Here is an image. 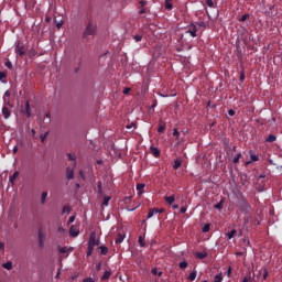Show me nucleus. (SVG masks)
<instances>
[{
    "mask_svg": "<svg viewBox=\"0 0 282 282\" xmlns=\"http://www.w3.org/2000/svg\"><path fill=\"white\" fill-rule=\"evenodd\" d=\"M228 113H229V116H235V110L234 109H229Z\"/></svg>",
    "mask_w": 282,
    "mask_h": 282,
    "instance_id": "e2e57ef3",
    "label": "nucleus"
},
{
    "mask_svg": "<svg viewBox=\"0 0 282 282\" xmlns=\"http://www.w3.org/2000/svg\"><path fill=\"white\" fill-rule=\"evenodd\" d=\"M242 282H250V278L248 276L243 278Z\"/></svg>",
    "mask_w": 282,
    "mask_h": 282,
    "instance_id": "338daca9",
    "label": "nucleus"
},
{
    "mask_svg": "<svg viewBox=\"0 0 282 282\" xmlns=\"http://www.w3.org/2000/svg\"><path fill=\"white\" fill-rule=\"evenodd\" d=\"M139 207H140V205H137V206H134V207H132V208L127 207V209L130 210V212H133V210H135V209L139 208Z\"/></svg>",
    "mask_w": 282,
    "mask_h": 282,
    "instance_id": "6e6d98bb",
    "label": "nucleus"
},
{
    "mask_svg": "<svg viewBox=\"0 0 282 282\" xmlns=\"http://www.w3.org/2000/svg\"><path fill=\"white\" fill-rule=\"evenodd\" d=\"M66 177L67 180H74V167L66 169Z\"/></svg>",
    "mask_w": 282,
    "mask_h": 282,
    "instance_id": "9d476101",
    "label": "nucleus"
},
{
    "mask_svg": "<svg viewBox=\"0 0 282 282\" xmlns=\"http://www.w3.org/2000/svg\"><path fill=\"white\" fill-rule=\"evenodd\" d=\"M4 96L7 97V98H10V90H7L6 93H4Z\"/></svg>",
    "mask_w": 282,
    "mask_h": 282,
    "instance_id": "0e129e2a",
    "label": "nucleus"
},
{
    "mask_svg": "<svg viewBox=\"0 0 282 282\" xmlns=\"http://www.w3.org/2000/svg\"><path fill=\"white\" fill-rule=\"evenodd\" d=\"M265 142H276V135L270 134L267 139Z\"/></svg>",
    "mask_w": 282,
    "mask_h": 282,
    "instance_id": "393cba45",
    "label": "nucleus"
},
{
    "mask_svg": "<svg viewBox=\"0 0 282 282\" xmlns=\"http://www.w3.org/2000/svg\"><path fill=\"white\" fill-rule=\"evenodd\" d=\"M251 162H259V155L250 154Z\"/></svg>",
    "mask_w": 282,
    "mask_h": 282,
    "instance_id": "c9c22d12",
    "label": "nucleus"
},
{
    "mask_svg": "<svg viewBox=\"0 0 282 282\" xmlns=\"http://www.w3.org/2000/svg\"><path fill=\"white\" fill-rule=\"evenodd\" d=\"M239 206L242 210H248V208H250V204L248 203V199H246V198H241L239 200Z\"/></svg>",
    "mask_w": 282,
    "mask_h": 282,
    "instance_id": "423d86ee",
    "label": "nucleus"
},
{
    "mask_svg": "<svg viewBox=\"0 0 282 282\" xmlns=\"http://www.w3.org/2000/svg\"><path fill=\"white\" fill-rule=\"evenodd\" d=\"M47 135H50V132H45L44 134L40 135L41 142H45L47 140Z\"/></svg>",
    "mask_w": 282,
    "mask_h": 282,
    "instance_id": "f704fd0d",
    "label": "nucleus"
},
{
    "mask_svg": "<svg viewBox=\"0 0 282 282\" xmlns=\"http://www.w3.org/2000/svg\"><path fill=\"white\" fill-rule=\"evenodd\" d=\"M59 252L66 254V252H69V249H67V247H59Z\"/></svg>",
    "mask_w": 282,
    "mask_h": 282,
    "instance_id": "a19ab883",
    "label": "nucleus"
},
{
    "mask_svg": "<svg viewBox=\"0 0 282 282\" xmlns=\"http://www.w3.org/2000/svg\"><path fill=\"white\" fill-rule=\"evenodd\" d=\"M139 245H140V247L141 248H144V237H142V236H139Z\"/></svg>",
    "mask_w": 282,
    "mask_h": 282,
    "instance_id": "4c0bfd02",
    "label": "nucleus"
},
{
    "mask_svg": "<svg viewBox=\"0 0 282 282\" xmlns=\"http://www.w3.org/2000/svg\"><path fill=\"white\" fill-rule=\"evenodd\" d=\"M134 41L135 43H140V41H142V35H134Z\"/></svg>",
    "mask_w": 282,
    "mask_h": 282,
    "instance_id": "a18cd8bd",
    "label": "nucleus"
},
{
    "mask_svg": "<svg viewBox=\"0 0 282 282\" xmlns=\"http://www.w3.org/2000/svg\"><path fill=\"white\" fill-rule=\"evenodd\" d=\"M110 278H111V271H105L101 276V281H107Z\"/></svg>",
    "mask_w": 282,
    "mask_h": 282,
    "instance_id": "a211bd4d",
    "label": "nucleus"
},
{
    "mask_svg": "<svg viewBox=\"0 0 282 282\" xmlns=\"http://www.w3.org/2000/svg\"><path fill=\"white\" fill-rule=\"evenodd\" d=\"M17 153H19V148L15 145V147L13 148V155H17Z\"/></svg>",
    "mask_w": 282,
    "mask_h": 282,
    "instance_id": "4d7b16f0",
    "label": "nucleus"
},
{
    "mask_svg": "<svg viewBox=\"0 0 282 282\" xmlns=\"http://www.w3.org/2000/svg\"><path fill=\"white\" fill-rule=\"evenodd\" d=\"M237 235V231L232 229L230 232L226 234L227 239H232Z\"/></svg>",
    "mask_w": 282,
    "mask_h": 282,
    "instance_id": "bb28decb",
    "label": "nucleus"
},
{
    "mask_svg": "<svg viewBox=\"0 0 282 282\" xmlns=\"http://www.w3.org/2000/svg\"><path fill=\"white\" fill-rule=\"evenodd\" d=\"M124 241V235L118 234V237L116 239V243H122Z\"/></svg>",
    "mask_w": 282,
    "mask_h": 282,
    "instance_id": "5701e85b",
    "label": "nucleus"
},
{
    "mask_svg": "<svg viewBox=\"0 0 282 282\" xmlns=\"http://www.w3.org/2000/svg\"><path fill=\"white\" fill-rule=\"evenodd\" d=\"M162 213H165V209L164 208H158V215H160Z\"/></svg>",
    "mask_w": 282,
    "mask_h": 282,
    "instance_id": "052dcab7",
    "label": "nucleus"
},
{
    "mask_svg": "<svg viewBox=\"0 0 282 282\" xmlns=\"http://www.w3.org/2000/svg\"><path fill=\"white\" fill-rule=\"evenodd\" d=\"M209 230H210V224L204 225L203 232H209Z\"/></svg>",
    "mask_w": 282,
    "mask_h": 282,
    "instance_id": "79ce46f5",
    "label": "nucleus"
},
{
    "mask_svg": "<svg viewBox=\"0 0 282 282\" xmlns=\"http://www.w3.org/2000/svg\"><path fill=\"white\" fill-rule=\"evenodd\" d=\"M154 215H158V208H151L149 210L147 219H151Z\"/></svg>",
    "mask_w": 282,
    "mask_h": 282,
    "instance_id": "dca6fc26",
    "label": "nucleus"
},
{
    "mask_svg": "<svg viewBox=\"0 0 282 282\" xmlns=\"http://www.w3.org/2000/svg\"><path fill=\"white\" fill-rule=\"evenodd\" d=\"M232 274V268L229 267L228 270H227V276H230Z\"/></svg>",
    "mask_w": 282,
    "mask_h": 282,
    "instance_id": "603ef678",
    "label": "nucleus"
},
{
    "mask_svg": "<svg viewBox=\"0 0 282 282\" xmlns=\"http://www.w3.org/2000/svg\"><path fill=\"white\" fill-rule=\"evenodd\" d=\"M173 135H174L175 138H180V131L177 130V128H174V130H173Z\"/></svg>",
    "mask_w": 282,
    "mask_h": 282,
    "instance_id": "49530a36",
    "label": "nucleus"
},
{
    "mask_svg": "<svg viewBox=\"0 0 282 282\" xmlns=\"http://www.w3.org/2000/svg\"><path fill=\"white\" fill-rule=\"evenodd\" d=\"M186 34H189L195 39L197 36V26L195 24H191L189 29L186 31Z\"/></svg>",
    "mask_w": 282,
    "mask_h": 282,
    "instance_id": "39448f33",
    "label": "nucleus"
},
{
    "mask_svg": "<svg viewBox=\"0 0 282 282\" xmlns=\"http://www.w3.org/2000/svg\"><path fill=\"white\" fill-rule=\"evenodd\" d=\"M99 250L101 254H107V252H109V249L105 246L99 247Z\"/></svg>",
    "mask_w": 282,
    "mask_h": 282,
    "instance_id": "c756f323",
    "label": "nucleus"
},
{
    "mask_svg": "<svg viewBox=\"0 0 282 282\" xmlns=\"http://www.w3.org/2000/svg\"><path fill=\"white\" fill-rule=\"evenodd\" d=\"M195 279H197V270L194 269L193 272L189 273L188 280L195 281Z\"/></svg>",
    "mask_w": 282,
    "mask_h": 282,
    "instance_id": "f3484780",
    "label": "nucleus"
},
{
    "mask_svg": "<svg viewBox=\"0 0 282 282\" xmlns=\"http://www.w3.org/2000/svg\"><path fill=\"white\" fill-rule=\"evenodd\" d=\"M181 213H182V215H184V213H186V207H182Z\"/></svg>",
    "mask_w": 282,
    "mask_h": 282,
    "instance_id": "774afa93",
    "label": "nucleus"
},
{
    "mask_svg": "<svg viewBox=\"0 0 282 282\" xmlns=\"http://www.w3.org/2000/svg\"><path fill=\"white\" fill-rule=\"evenodd\" d=\"M93 252H94V247L88 245L87 257H91Z\"/></svg>",
    "mask_w": 282,
    "mask_h": 282,
    "instance_id": "58836bf2",
    "label": "nucleus"
},
{
    "mask_svg": "<svg viewBox=\"0 0 282 282\" xmlns=\"http://www.w3.org/2000/svg\"><path fill=\"white\" fill-rule=\"evenodd\" d=\"M80 235V231L73 225L69 228V236L70 237H78Z\"/></svg>",
    "mask_w": 282,
    "mask_h": 282,
    "instance_id": "1a4fd4ad",
    "label": "nucleus"
},
{
    "mask_svg": "<svg viewBox=\"0 0 282 282\" xmlns=\"http://www.w3.org/2000/svg\"><path fill=\"white\" fill-rule=\"evenodd\" d=\"M152 274H154V276H162V271H158L156 268L152 269Z\"/></svg>",
    "mask_w": 282,
    "mask_h": 282,
    "instance_id": "473e14b6",
    "label": "nucleus"
},
{
    "mask_svg": "<svg viewBox=\"0 0 282 282\" xmlns=\"http://www.w3.org/2000/svg\"><path fill=\"white\" fill-rule=\"evenodd\" d=\"M150 151H151L152 155H154V158H160V149L152 145V147H150Z\"/></svg>",
    "mask_w": 282,
    "mask_h": 282,
    "instance_id": "ddd939ff",
    "label": "nucleus"
},
{
    "mask_svg": "<svg viewBox=\"0 0 282 282\" xmlns=\"http://www.w3.org/2000/svg\"><path fill=\"white\" fill-rule=\"evenodd\" d=\"M83 282H94V279H93V278H85V279L83 280Z\"/></svg>",
    "mask_w": 282,
    "mask_h": 282,
    "instance_id": "864d4df0",
    "label": "nucleus"
},
{
    "mask_svg": "<svg viewBox=\"0 0 282 282\" xmlns=\"http://www.w3.org/2000/svg\"><path fill=\"white\" fill-rule=\"evenodd\" d=\"M147 12V9H141L140 11H139V14H144Z\"/></svg>",
    "mask_w": 282,
    "mask_h": 282,
    "instance_id": "69168bd1",
    "label": "nucleus"
},
{
    "mask_svg": "<svg viewBox=\"0 0 282 282\" xmlns=\"http://www.w3.org/2000/svg\"><path fill=\"white\" fill-rule=\"evenodd\" d=\"M173 0H165V10H173Z\"/></svg>",
    "mask_w": 282,
    "mask_h": 282,
    "instance_id": "aec40b11",
    "label": "nucleus"
},
{
    "mask_svg": "<svg viewBox=\"0 0 282 282\" xmlns=\"http://www.w3.org/2000/svg\"><path fill=\"white\" fill-rule=\"evenodd\" d=\"M4 65H6V67H8V69H12V62L7 61V62L4 63Z\"/></svg>",
    "mask_w": 282,
    "mask_h": 282,
    "instance_id": "de8ad7c7",
    "label": "nucleus"
},
{
    "mask_svg": "<svg viewBox=\"0 0 282 282\" xmlns=\"http://www.w3.org/2000/svg\"><path fill=\"white\" fill-rule=\"evenodd\" d=\"M6 78H8V75H6L4 72H0V80H1V83H6Z\"/></svg>",
    "mask_w": 282,
    "mask_h": 282,
    "instance_id": "2f4dec72",
    "label": "nucleus"
},
{
    "mask_svg": "<svg viewBox=\"0 0 282 282\" xmlns=\"http://www.w3.org/2000/svg\"><path fill=\"white\" fill-rule=\"evenodd\" d=\"M74 221H76V216H70L68 218V224H74Z\"/></svg>",
    "mask_w": 282,
    "mask_h": 282,
    "instance_id": "8fccbe9b",
    "label": "nucleus"
},
{
    "mask_svg": "<svg viewBox=\"0 0 282 282\" xmlns=\"http://www.w3.org/2000/svg\"><path fill=\"white\" fill-rule=\"evenodd\" d=\"M37 239H39V248H45V234L43 232V229H39Z\"/></svg>",
    "mask_w": 282,
    "mask_h": 282,
    "instance_id": "f03ea898",
    "label": "nucleus"
},
{
    "mask_svg": "<svg viewBox=\"0 0 282 282\" xmlns=\"http://www.w3.org/2000/svg\"><path fill=\"white\" fill-rule=\"evenodd\" d=\"M79 175H80L82 180H86L85 173L83 171H79Z\"/></svg>",
    "mask_w": 282,
    "mask_h": 282,
    "instance_id": "bf43d9fd",
    "label": "nucleus"
},
{
    "mask_svg": "<svg viewBox=\"0 0 282 282\" xmlns=\"http://www.w3.org/2000/svg\"><path fill=\"white\" fill-rule=\"evenodd\" d=\"M145 186H147V185H145L144 183H139V184H137L138 195H142V193H144Z\"/></svg>",
    "mask_w": 282,
    "mask_h": 282,
    "instance_id": "f8f14e48",
    "label": "nucleus"
},
{
    "mask_svg": "<svg viewBox=\"0 0 282 282\" xmlns=\"http://www.w3.org/2000/svg\"><path fill=\"white\" fill-rule=\"evenodd\" d=\"M2 268H4V270H12V262L8 261L7 263H3Z\"/></svg>",
    "mask_w": 282,
    "mask_h": 282,
    "instance_id": "c85d7f7f",
    "label": "nucleus"
},
{
    "mask_svg": "<svg viewBox=\"0 0 282 282\" xmlns=\"http://www.w3.org/2000/svg\"><path fill=\"white\" fill-rule=\"evenodd\" d=\"M62 213L63 215H65V213H72V208L69 206H64Z\"/></svg>",
    "mask_w": 282,
    "mask_h": 282,
    "instance_id": "ea45409f",
    "label": "nucleus"
},
{
    "mask_svg": "<svg viewBox=\"0 0 282 282\" xmlns=\"http://www.w3.org/2000/svg\"><path fill=\"white\" fill-rule=\"evenodd\" d=\"M109 202H111V196H105L102 200V206H109Z\"/></svg>",
    "mask_w": 282,
    "mask_h": 282,
    "instance_id": "b1692460",
    "label": "nucleus"
},
{
    "mask_svg": "<svg viewBox=\"0 0 282 282\" xmlns=\"http://www.w3.org/2000/svg\"><path fill=\"white\" fill-rule=\"evenodd\" d=\"M55 23H56L57 30H61V28H63V20H61L59 22H57V21L55 20Z\"/></svg>",
    "mask_w": 282,
    "mask_h": 282,
    "instance_id": "c03bdc74",
    "label": "nucleus"
},
{
    "mask_svg": "<svg viewBox=\"0 0 282 282\" xmlns=\"http://www.w3.org/2000/svg\"><path fill=\"white\" fill-rule=\"evenodd\" d=\"M180 166H182V161L180 159H177L174 161V164H173L174 171H177V169H180Z\"/></svg>",
    "mask_w": 282,
    "mask_h": 282,
    "instance_id": "412c9836",
    "label": "nucleus"
},
{
    "mask_svg": "<svg viewBox=\"0 0 282 282\" xmlns=\"http://www.w3.org/2000/svg\"><path fill=\"white\" fill-rule=\"evenodd\" d=\"M240 80L243 83L246 80V73L241 72L240 73Z\"/></svg>",
    "mask_w": 282,
    "mask_h": 282,
    "instance_id": "3c124183",
    "label": "nucleus"
},
{
    "mask_svg": "<svg viewBox=\"0 0 282 282\" xmlns=\"http://www.w3.org/2000/svg\"><path fill=\"white\" fill-rule=\"evenodd\" d=\"M21 113H24L26 118H32V110L30 109V101H26L24 107L21 108Z\"/></svg>",
    "mask_w": 282,
    "mask_h": 282,
    "instance_id": "7ed1b4c3",
    "label": "nucleus"
},
{
    "mask_svg": "<svg viewBox=\"0 0 282 282\" xmlns=\"http://www.w3.org/2000/svg\"><path fill=\"white\" fill-rule=\"evenodd\" d=\"M129 91H131V88H127V87H126V88L123 89V94H124V95L129 94Z\"/></svg>",
    "mask_w": 282,
    "mask_h": 282,
    "instance_id": "13d9d810",
    "label": "nucleus"
},
{
    "mask_svg": "<svg viewBox=\"0 0 282 282\" xmlns=\"http://www.w3.org/2000/svg\"><path fill=\"white\" fill-rule=\"evenodd\" d=\"M88 246L96 248L98 246V240L96 239V235L91 234L89 237Z\"/></svg>",
    "mask_w": 282,
    "mask_h": 282,
    "instance_id": "0eeeda50",
    "label": "nucleus"
},
{
    "mask_svg": "<svg viewBox=\"0 0 282 282\" xmlns=\"http://www.w3.org/2000/svg\"><path fill=\"white\" fill-rule=\"evenodd\" d=\"M223 281H224V275L221 273L214 276V282H223Z\"/></svg>",
    "mask_w": 282,
    "mask_h": 282,
    "instance_id": "4be33fe9",
    "label": "nucleus"
},
{
    "mask_svg": "<svg viewBox=\"0 0 282 282\" xmlns=\"http://www.w3.org/2000/svg\"><path fill=\"white\" fill-rule=\"evenodd\" d=\"M164 131H166V124H161V126L158 128V133H164Z\"/></svg>",
    "mask_w": 282,
    "mask_h": 282,
    "instance_id": "7c9ffc66",
    "label": "nucleus"
},
{
    "mask_svg": "<svg viewBox=\"0 0 282 282\" xmlns=\"http://www.w3.org/2000/svg\"><path fill=\"white\" fill-rule=\"evenodd\" d=\"M0 250H6V243L0 242Z\"/></svg>",
    "mask_w": 282,
    "mask_h": 282,
    "instance_id": "680f3d73",
    "label": "nucleus"
},
{
    "mask_svg": "<svg viewBox=\"0 0 282 282\" xmlns=\"http://www.w3.org/2000/svg\"><path fill=\"white\" fill-rule=\"evenodd\" d=\"M96 32H97L96 23L89 20L85 31L83 32V39H87L88 36H96Z\"/></svg>",
    "mask_w": 282,
    "mask_h": 282,
    "instance_id": "f257e3e1",
    "label": "nucleus"
},
{
    "mask_svg": "<svg viewBox=\"0 0 282 282\" xmlns=\"http://www.w3.org/2000/svg\"><path fill=\"white\" fill-rule=\"evenodd\" d=\"M268 269H264V271H263V279L265 280V279H268Z\"/></svg>",
    "mask_w": 282,
    "mask_h": 282,
    "instance_id": "5fc2aeb1",
    "label": "nucleus"
},
{
    "mask_svg": "<svg viewBox=\"0 0 282 282\" xmlns=\"http://www.w3.org/2000/svg\"><path fill=\"white\" fill-rule=\"evenodd\" d=\"M17 177H19V171H15V172L13 173V175H11V176L9 177V181H10V183L12 184V186H14V182H15Z\"/></svg>",
    "mask_w": 282,
    "mask_h": 282,
    "instance_id": "4468645a",
    "label": "nucleus"
},
{
    "mask_svg": "<svg viewBox=\"0 0 282 282\" xmlns=\"http://www.w3.org/2000/svg\"><path fill=\"white\" fill-rule=\"evenodd\" d=\"M195 257L202 261V260L206 259V257H208V252H206V251L196 252Z\"/></svg>",
    "mask_w": 282,
    "mask_h": 282,
    "instance_id": "9b49d317",
    "label": "nucleus"
},
{
    "mask_svg": "<svg viewBox=\"0 0 282 282\" xmlns=\"http://www.w3.org/2000/svg\"><path fill=\"white\" fill-rule=\"evenodd\" d=\"M206 4L208 6V8H214L215 3L213 2V0H205Z\"/></svg>",
    "mask_w": 282,
    "mask_h": 282,
    "instance_id": "37998d69",
    "label": "nucleus"
},
{
    "mask_svg": "<svg viewBox=\"0 0 282 282\" xmlns=\"http://www.w3.org/2000/svg\"><path fill=\"white\" fill-rule=\"evenodd\" d=\"M68 160H70V162H74L73 166H76V154L74 153H68L67 154Z\"/></svg>",
    "mask_w": 282,
    "mask_h": 282,
    "instance_id": "6ab92c4d",
    "label": "nucleus"
},
{
    "mask_svg": "<svg viewBox=\"0 0 282 282\" xmlns=\"http://www.w3.org/2000/svg\"><path fill=\"white\" fill-rule=\"evenodd\" d=\"M164 199H165V202H166L167 204H170V206H171V205H173V203L175 202V195L165 196Z\"/></svg>",
    "mask_w": 282,
    "mask_h": 282,
    "instance_id": "2eb2a0df",
    "label": "nucleus"
},
{
    "mask_svg": "<svg viewBox=\"0 0 282 282\" xmlns=\"http://www.w3.org/2000/svg\"><path fill=\"white\" fill-rule=\"evenodd\" d=\"M248 17H250L248 13L243 14V15L239 19L240 23H243V22L248 21Z\"/></svg>",
    "mask_w": 282,
    "mask_h": 282,
    "instance_id": "e433bc0d",
    "label": "nucleus"
},
{
    "mask_svg": "<svg viewBox=\"0 0 282 282\" xmlns=\"http://www.w3.org/2000/svg\"><path fill=\"white\" fill-rule=\"evenodd\" d=\"M223 207H224V203H221V202L215 205V208L217 210L221 209Z\"/></svg>",
    "mask_w": 282,
    "mask_h": 282,
    "instance_id": "09e8293b",
    "label": "nucleus"
},
{
    "mask_svg": "<svg viewBox=\"0 0 282 282\" xmlns=\"http://www.w3.org/2000/svg\"><path fill=\"white\" fill-rule=\"evenodd\" d=\"M47 202V192H43L41 195V204H45Z\"/></svg>",
    "mask_w": 282,
    "mask_h": 282,
    "instance_id": "a878e982",
    "label": "nucleus"
},
{
    "mask_svg": "<svg viewBox=\"0 0 282 282\" xmlns=\"http://www.w3.org/2000/svg\"><path fill=\"white\" fill-rule=\"evenodd\" d=\"M239 160H241V153H238V154L234 158V164H239Z\"/></svg>",
    "mask_w": 282,
    "mask_h": 282,
    "instance_id": "72a5a7b5",
    "label": "nucleus"
},
{
    "mask_svg": "<svg viewBox=\"0 0 282 282\" xmlns=\"http://www.w3.org/2000/svg\"><path fill=\"white\" fill-rule=\"evenodd\" d=\"M15 53L18 56H25V45L18 43L15 46Z\"/></svg>",
    "mask_w": 282,
    "mask_h": 282,
    "instance_id": "20e7f679",
    "label": "nucleus"
},
{
    "mask_svg": "<svg viewBox=\"0 0 282 282\" xmlns=\"http://www.w3.org/2000/svg\"><path fill=\"white\" fill-rule=\"evenodd\" d=\"M178 268H181V270H186V268H188V262H186V261L180 262Z\"/></svg>",
    "mask_w": 282,
    "mask_h": 282,
    "instance_id": "cd10ccee",
    "label": "nucleus"
},
{
    "mask_svg": "<svg viewBox=\"0 0 282 282\" xmlns=\"http://www.w3.org/2000/svg\"><path fill=\"white\" fill-rule=\"evenodd\" d=\"M2 115L4 116V120H8L10 116H12V112L10 111V108H8V106L2 107Z\"/></svg>",
    "mask_w": 282,
    "mask_h": 282,
    "instance_id": "6e6552de",
    "label": "nucleus"
}]
</instances>
